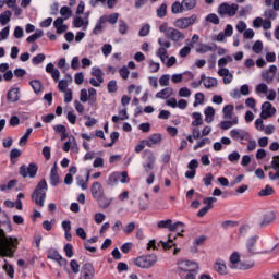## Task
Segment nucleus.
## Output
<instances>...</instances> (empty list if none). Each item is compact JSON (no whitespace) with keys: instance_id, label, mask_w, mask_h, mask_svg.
I'll return each instance as SVG.
<instances>
[{"instance_id":"nucleus-12","label":"nucleus","mask_w":279,"mask_h":279,"mask_svg":"<svg viewBox=\"0 0 279 279\" xmlns=\"http://www.w3.org/2000/svg\"><path fill=\"white\" fill-rule=\"evenodd\" d=\"M145 158H146V163H143V167L146 173H149V171L154 169V165H156V156H154V153L151 150H146Z\"/></svg>"},{"instance_id":"nucleus-59","label":"nucleus","mask_w":279,"mask_h":279,"mask_svg":"<svg viewBox=\"0 0 279 279\" xmlns=\"http://www.w3.org/2000/svg\"><path fill=\"white\" fill-rule=\"evenodd\" d=\"M45 53H38L32 59V62L35 65L43 64V62H45Z\"/></svg>"},{"instance_id":"nucleus-43","label":"nucleus","mask_w":279,"mask_h":279,"mask_svg":"<svg viewBox=\"0 0 279 279\" xmlns=\"http://www.w3.org/2000/svg\"><path fill=\"white\" fill-rule=\"evenodd\" d=\"M183 9L185 11L193 10L197 5V0H182Z\"/></svg>"},{"instance_id":"nucleus-41","label":"nucleus","mask_w":279,"mask_h":279,"mask_svg":"<svg viewBox=\"0 0 279 279\" xmlns=\"http://www.w3.org/2000/svg\"><path fill=\"white\" fill-rule=\"evenodd\" d=\"M17 183L19 181L16 179H13L9 181L7 185L5 184L0 185V191L2 192L12 191V189H14V186H16Z\"/></svg>"},{"instance_id":"nucleus-40","label":"nucleus","mask_w":279,"mask_h":279,"mask_svg":"<svg viewBox=\"0 0 279 279\" xmlns=\"http://www.w3.org/2000/svg\"><path fill=\"white\" fill-rule=\"evenodd\" d=\"M104 25H106V22H101V16H100L96 23V26L93 29V34L95 36H99V34H101V32H104Z\"/></svg>"},{"instance_id":"nucleus-16","label":"nucleus","mask_w":279,"mask_h":279,"mask_svg":"<svg viewBox=\"0 0 279 279\" xmlns=\"http://www.w3.org/2000/svg\"><path fill=\"white\" fill-rule=\"evenodd\" d=\"M215 271L220 274V276H226L228 274V267L226 266V262L223 259H217L214 265Z\"/></svg>"},{"instance_id":"nucleus-39","label":"nucleus","mask_w":279,"mask_h":279,"mask_svg":"<svg viewBox=\"0 0 279 279\" xmlns=\"http://www.w3.org/2000/svg\"><path fill=\"white\" fill-rule=\"evenodd\" d=\"M192 117H193V121H192V125L194 126V128H197V126H199V125H203V123H204V119H202V113H199V112H194L193 114H192Z\"/></svg>"},{"instance_id":"nucleus-42","label":"nucleus","mask_w":279,"mask_h":279,"mask_svg":"<svg viewBox=\"0 0 279 279\" xmlns=\"http://www.w3.org/2000/svg\"><path fill=\"white\" fill-rule=\"evenodd\" d=\"M60 14L61 16L64 17V21L71 19V16H73V11H71V8L64 5L60 9Z\"/></svg>"},{"instance_id":"nucleus-14","label":"nucleus","mask_w":279,"mask_h":279,"mask_svg":"<svg viewBox=\"0 0 279 279\" xmlns=\"http://www.w3.org/2000/svg\"><path fill=\"white\" fill-rule=\"evenodd\" d=\"M158 228H166L169 229V231H174L175 230V226H182V221H177L173 223V220L171 219H167V220H160L157 223Z\"/></svg>"},{"instance_id":"nucleus-61","label":"nucleus","mask_w":279,"mask_h":279,"mask_svg":"<svg viewBox=\"0 0 279 279\" xmlns=\"http://www.w3.org/2000/svg\"><path fill=\"white\" fill-rule=\"evenodd\" d=\"M136 229V223L134 222H129L123 229L122 232L124 234H130L131 232H134V230Z\"/></svg>"},{"instance_id":"nucleus-17","label":"nucleus","mask_w":279,"mask_h":279,"mask_svg":"<svg viewBox=\"0 0 279 279\" xmlns=\"http://www.w3.org/2000/svg\"><path fill=\"white\" fill-rule=\"evenodd\" d=\"M50 184L51 186H58V184H60V174L58 173L57 163H54L50 171Z\"/></svg>"},{"instance_id":"nucleus-11","label":"nucleus","mask_w":279,"mask_h":279,"mask_svg":"<svg viewBox=\"0 0 279 279\" xmlns=\"http://www.w3.org/2000/svg\"><path fill=\"white\" fill-rule=\"evenodd\" d=\"M92 197L99 202L101 197H104V185L99 183V181H95L90 186Z\"/></svg>"},{"instance_id":"nucleus-10","label":"nucleus","mask_w":279,"mask_h":279,"mask_svg":"<svg viewBox=\"0 0 279 279\" xmlns=\"http://www.w3.org/2000/svg\"><path fill=\"white\" fill-rule=\"evenodd\" d=\"M229 135L232 137L233 141H240L243 145V141H250V132L243 129H233L230 131Z\"/></svg>"},{"instance_id":"nucleus-37","label":"nucleus","mask_w":279,"mask_h":279,"mask_svg":"<svg viewBox=\"0 0 279 279\" xmlns=\"http://www.w3.org/2000/svg\"><path fill=\"white\" fill-rule=\"evenodd\" d=\"M23 153L19 148H13L10 153L11 165H15L17 162L16 158H21Z\"/></svg>"},{"instance_id":"nucleus-28","label":"nucleus","mask_w":279,"mask_h":279,"mask_svg":"<svg viewBox=\"0 0 279 279\" xmlns=\"http://www.w3.org/2000/svg\"><path fill=\"white\" fill-rule=\"evenodd\" d=\"M276 190L271 185H266L265 189H262L258 192V197H269V195H274Z\"/></svg>"},{"instance_id":"nucleus-5","label":"nucleus","mask_w":279,"mask_h":279,"mask_svg":"<svg viewBox=\"0 0 279 279\" xmlns=\"http://www.w3.org/2000/svg\"><path fill=\"white\" fill-rule=\"evenodd\" d=\"M177 274H184L189 271H199V264L189 259H181L177 263Z\"/></svg>"},{"instance_id":"nucleus-21","label":"nucleus","mask_w":279,"mask_h":279,"mask_svg":"<svg viewBox=\"0 0 279 279\" xmlns=\"http://www.w3.org/2000/svg\"><path fill=\"white\" fill-rule=\"evenodd\" d=\"M201 76L205 88H215V86H217V78L206 77V74H202Z\"/></svg>"},{"instance_id":"nucleus-9","label":"nucleus","mask_w":279,"mask_h":279,"mask_svg":"<svg viewBox=\"0 0 279 279\" xmlns=\"http://www.w3.org/2000/svg\"><path fill=\"white\" fill-rule=\"evenodd\" d=\"M78 279H95V266L93 263H85L81 267Z\"/></svg>"},{"instance_id":"nucleus-64","label":"nucleus","mask_w":279,"mask_h":279,"mask_svg":"<svg viewBox=\"0 0 279 279\" xmlns=\"http://www.w3.org/2000/svg\"><path fill=\"white\" fill-rule=\"evenodd\" d=\"M271 169H274V171H278V169H279V155L272 157Z\"/></svg>"},{"instance_id":"nucleus-24","label":"nucleus","mask_w":279,"mask_h":279,"mask_svg":"<svg viewBox=\"0 0 279 279\" xmlns=\"http://www.w3.org/2000/svg\"><path fill=\"white\" fill-rule=\"evenodd\" d=\"M73 25L76 27V29H80V27H83L84 32L88 29V20L84 21V19L76 16L73 20Z\"/></svg>"},{"instance_id":"nucleus-8","label":"nucleus","mask_w":279,"mask_h":279,"mask_svg":"<svg viewBox=\"0 0 279 279\" xmlns=\"http://www.w3.org/2000/svg\"><path fill=\"white\" fill-rule=\"evenodd\" d=\"M20 175L22 178H31L34 179L36 178L37 173H38V165L36 163H29L28 167L26 165H22L20 167V171H19Z\"/></svg>"},{"instance_id":"nucleus-19","label":"nucleus","mask_w":279,"mask_h":279,"mask_svg":"<svg viewBox=\"0 0 279 279\" xmlns=\"http://www.w3.org/2000/svg\"><path fill=\"white\" fill-rule=\"evenodd\" d=\"M19 88H12L7 93V100L9 104H16L19 101Z\"/></svg>"},{"instance_id":"nucleus-26","label":"nucleus","mask_w":279,"mask_h":279,"mask_svg":"<svg viewBox=\"0 0 279 279\" xmlns=\"http://www.w3.org/2000/svg\"><path fill=\"white\" fill-rule=\"evenodd\" d=\"M128 119H130V116H128V109H122L119 111V116L112 117V122L119 123V121H125Z\"/></svg>"},{"instance_id":"nucleus-44","label":"nucleus","mask_w":279,"mask_h":279,"mask_svg":"<svg viewBox=\"0 0 279 279\" xmlns=\"http://www.w3.org/2000/svg\"><path fill=\"white\" fill-rule=\"evenodd\" d=\"M157 58H159L162 62V64H167V58H169V53L165 49H158L156 51Z\"/></svg>"},{"instance_id":"nucleus-3","label":"nucleus","mask_w":279,"mask_h":279,"mask_svg":"<svg viewBox=\"0 0 279 279\" xmlns=\"http://www.w3.org/2000/svg\"><path fill=\"white\" fill-rule=\"evenodd\" d=\"M159 32H161V34H165L166 38H168V40H172V43H180L184 40V38H186L184 33L175 27H169V23L167 22H163L159 26Z\"/></svg>"},{"instance_id":"nucleus-45","label":"nucleus","mask_w":279,"mask_h":279,"mask_svg":"<svg viewBox=\"0 0 279 279\" xmlns=\"http://www.w3.org/2000/svg\"><path fill=\"white\" fill-rule=\"evenodd\" d=\"M119 172L111 173L108 179L109 186H117V184H119Z\"/></svg>"},{"instance_id":"nucleus-15","label":"nucleus","mask_w":279,"mask_h":279,"mask_svg":"<svg viewBox=\"0 0 279 279\" xmlns=\"http://www.w3.org/2000/svg\"><path fill=\"white\" fill-rule=\"evenodd\" d=\"M162 142V135L160 133H155L148 137V140H144L146 143V147H154V145H158Z\"/></svg>"},{"instance_id":"nucleus-29","label":"nucleus","mask_w":279,"mask_h":279,"mask_svg":"<svg viewBox=\"0 0 279 279\" xmlns=\"http://www.w3.org/2000/svg\"><path fill=\"white\" fill-rule=\"evenodd\" d=\"M214 120H215V108L207 107L205 109V122L213 123Z\"/></svg>"},{"instance_id":"nucleus-63","label":"nucleus","mask_w":279,"mask_h":279,"mask_svg":"<svg viewBox=\"0 0 279 279\" xmlns=\"http://www.w3.org/2000/svg\"><path fill=\"white\" fill-rule=\"evenodd\" d=\"M70 268L71 270L73 271V274H80V264L77 263V260L75 259H72L70 262Z\"/></svg>"},{"instance_id":"nucleus-48","label":"nucleus","mask_w":279,"mask_h":279,"mask_svg":"<svg viewBox=\"0 0 279 279\" xmlns=\"http://www.w3.org/2000/svg\"><path fill=\"white\" fill-rule=\"evenodd\" d=\"M264 16L266 19H269L270 21H276V19H278V13H276V10H274V9H267L264 12Z\"/></svg>"},{"instance_id":"nucleus-52","label":"nucleus","mask_w":279,"mask_h":279,"mask_svg":"<svg viewBox=\"0 0 279 279\" xmlns=\"http://www.w3.org/2000/svg\"><path fill=\"white\" fill-rule=\"evenodd\" d=\"M157 16H158V19H165V16H167V3H162L157 9Z\"/></svg>"},{"instance_id":"nucleus-32","label":"nucleus","mask_w":279,"mask_h":279,"mask_svg":"<svg viewBox=\"0 0 279 279\" xmlns=\"http://www.w3.org/2000/svg\"><path fill=\"white\" fill-rule=\"evenodd\" d=\"M184 5L182 4V2L180 1H175L172 5H171V12L172 14H182V12H184Z\"/></svg>"},{"instance_id":"nucleus-30","label":"nucleus","mask_w":279,"mask_h":279,"mask_svg":"<svg viewBox=\"0 0 279 279\" xmlns=\"http://www.w3.org/2000/svg\"><path fill=\"white\" fill-rule=\"evenodd\" d=\"M232 125H239V118L238 117H234L232 119V121H222L220 123L221 130H230V128H232Z\"/></svg>"},{"instance_id":"nucleus-50","label":"nucleus","mask_w":279,"mask_h":279,"mask_svg":"<svg viewBox=\"0 0 279 279\" xmlns=\"http://www.w3.org/2000/svg\"><path fill=\"white\" fill-rule=\"evenodd\" d=\"M198 53H208V51H217V46L215 45L214 47L213 46H208V45H202L199 48H198Z\"/></svg>"},{"instance_id":"nucleus-34","label":"nucleus","mask_w":279,"mask_h":279,"mask_svg":"<svg viewBox=\"0 0 279 279\" xmlns=\"http://www.w3.org/2000/svg\"><path fill=\"white\" fill-rule=\"evenodd\" d=\"M4 265L2 266L3 271L9 276V278L14 279V266L8 264V259H4Z\"/></svg>"},{"instance_id":"nucleus-49","label":"nucleus","mask_w":279,"mask_h":279,"mask_svg":"<svg viewBox=\"0 0 279 279\" xmlns=\"http://www.w3.org/2000/svg\"><path fill=\"white\" fill-rule=\"evenodd\" d=\"M252 267H254V263L240 262L235 266V269H241L242 271H247V269H252Z\"/></svg>"},{"instance_id":"nucleus-20","label":"nucleus","mask_w":279,"mask_h":279,"mask_svg":"<svg viewBox=\"0 0 279 279\" xmlns=\"http://www.w3.org/2000/svg\"><path fill=\"white\" fill-rule=\"evenodd\" d=\"M173 95V89L171 87H166L158 92L155 97L156 99H169Z\"/></svg>"},{"instance_id":"nucleus-2","label":"nucleus","mask_w":279,"mask_h":279,"mask_svg":"<svg viewBox=\"0 0 279 279\" xmlns=\"http://www.w3.org/2000/svg\"><path fill=\"white\" fill-rule=\"evenodd\" d=\"M47 191H49V185L47 184V180L41 179L36 185L32 194V199L40 208L45 206V199H47Z\"/></svg>"},{"instance_id":"nucleus-31","label":"nucleus","mask_w":279,"mask_h":279,"mask_svg":"<svg viewBox=\"0 0 279 279\" xmlns=\"http://www.w3.org/2000/svg\"><path fill=\"white\" fill-rule=\"evenodd\" d=\"M197 274H199V270L179 272V278H181V279H197Z\"/></svg>"},{"instance_id":"nucleus-62","label":"nucleus","mask_w":279,"mask_h":279,"mask_svg":"<svg viewBox=\"0 0 279 279\" xmlns=\"http://www.w3.org/2000/svg\"><path fill=\"white\" fill-rule=\"evenodd\" d=\"M119 181H120L122 184H128V183H130V177L128 175V171L119 172Z\"/></svg>"},{"instance_id":"nucleus-60","label":"nucleus","mask_w":279,"mask_h":279,"mask_svg":"<svg viewBox=\"0 0 279 279\" xmlns=\"http://www.w3.org/2000/svg\"><path fill=\"white\" fill-rule=\"evenodd\" d=\"M108 93H117L119 90V87L117 86V82L114 80H111L107 84Z\"/></svg>"},{"instance_id":"nucleus-25","label":"nucleus","mask_w":279,"mask_h":279,"mask_svg":"<svg viewBox=\"0 0 279 279\" xmlns=\"http://www.w3.org/2000/svg\"><path fill=\"white\" fill-rule=\"evenodd\" d=\"M258 241V235H254V236H251L247 242H246V247H247V251L250 252V254H257L255 248L256 247V242Z\"/></svg>"},{"instance_id":"nucleus-58","label":"nucleus","mask_w":279,"mask_h":279,"mask_svg":"<svg viewBox=\"0 0 279 279\" xmlns=\"http://www.w3.org/2000/svg\"><path fill=\"white\" fill-rule=\"evenodd\" d=\"M203 202H204V204H206L205 208L213 210V208H215V205H213V204H215V202H217V198L207 197Z\"/></svg>"},{"instance_id":"nucleus-35","label":"nucleus","mask_w":279,"mask_h":279,"mask_svg":"<svg viewBox=\"0 0 279 279\" xmlns=\"http://www.w3.org/2000/svg\"><path fill=\"white\" fill-rule=\"evenodd\" d=\"M34 130L32 128L26 130V133L20 138L19 145L20 147H25L27 145V141H29V136L32 135Z\"/></svg>"},{"instance_id":"nucleus-6","label":"nucleus","mask_w":279,"mask_h":279,"mask_svg":"<svg viewBox=\"0 0 279 279\" xmlns=\"http://www.w3.org/2000/svg\"><path fill=\"white\" fill-rule=\"evenodd\" d=\"M236 12H239V4L236 3H232L230 5L227 2H225L218 7L219 16H235Z\"/></svg>"},{"instance_id":"nucleus-33","label":"nucleus","mask_w":279,"mask_h":279,"mask_svg":"<svg viewBox=\"0 0 279 279\" xmlns=\"http://www.w3.org/2000/svg\"><path fill=\"white\" fill-rule=\"evenodd\" d=\"M29 86H32L36 95H38V93H43V83L40 81L33 80L29 82Z\"/></svg>"},{"instance_id":"nucleus-55","label":"nucleus","mask_w":279,"mask_h":279,"mask_svg":"<svg viewBox=\"0 0 279 279\" xmlns=\"http://www.w3.org/2000/svg\"><path fill=\"white\" fill-rule=\"evenodd\" d=\"M204 99H205L204 93H196L195 94V100H194V104H193L194 108H197V106L204 104Z\"/></svg>"},{"instance_id":"nucleus-18","label":"nucleus","mask_w":279,"mask_h":279,"mask_svg":"<svg viewBox=\"0 0 279 279\" xmlns=\"http://www.w3.org/2000/svg\"><path fill=\"white\" fill-rule=\"evenodd\" d=\"M46 72L50 73V75H51L52 80H54V82H58L60 80V70L56 69L53 63H48L46 65Z\"/></svg>"},{"instance_id":"nucleus-7","label":"nucleus","mask_w":279,"mask_h":279,"mask_svg":"<svg viewBox=\"0 0 279 279\" xmlns=\"http://www.w3.org/2000/svg\"><path fill=\"white\" fill-rule=\"evenodd\" d=\"M196 21H197V15L193 14L190 17L177 19L173 22V26L177 27V29H189L191 25H195Z\"/></svg>"},{"instance_id":"nucleus-23","label":"nucleus","mask_w":279,"mask_h":279,"mask_svg":"<svg viewBox=\"0 0 279 279\" xmlns=\"http://www.w3.org/2000/svg\"><path fill=\"white\" fill-rule=\"evenodd\" d=\"M100 17H101V23H110V25H117V21H119V13L102 15Z\"/></svg>"},{"instance_id":"nucleus-47","label":"nucleus","mask_w":279,"mask_h":279,"mask_svg":"<svg viewBox=\"0 0 279 279\" xmlns=\"http://www.w3.org/2000/svg\"><path fill=\"white\" fill-rule=\"evenodd\" d=\"M158 45L160 46L158 49H163V51H167L168 49L171 48V41H169L165 38H159Z\"/></svg>"},{"instance_id":"nucleus-46","label":"nucleus","mask_w":279,"mask_h":279,"mask_svg":"<svg viewBox=\"0 0 279 279\" xmlns=\"http://www.w3.org/2000/svg\"><path fill=\"white\" fill-rule=\"evenodd\" d=\"M92 75L94 77H96L97 82H99V84H104V72L101 71V69L97 68L92 72Z\"/></svg>"},{"instance_id":"nucleus-4","label":"nucleus","mask_w":279,"mask_h":279,"mask_svg":"<svg viewBox=\"0 0 279 279\" xmlns=\"http://www.w3.org/2000/svg\"><path fill=\"white\" fill-rule=\"evenodd\" d=\"M156 263H158V255L156 254L142 255L134 260L136 267H140L141 269H149L154 267Z\"/></svg>"},{"instance_id":"nucleus-56","label":"nucleus","mask_w":279,"mask_h":279,"mask_svg":"<svg viewBox=\"0 0 279 279\" xmlns=\"http://www.w3.org/2000/svg\"><path fill=\"white\" fill-rule=\"evenodd\" d=\"M210 145V138L205 137L202 141L197 142V144L194 146V151H197V149H202V147Z\"/></svg>"},{"instance_id":"nucleus-22","label":"nucleus","mask_w":279,"mask_h":279,"mask_svg":"<svg viewBox=\"0 0 279 279\" xmlns=\"http://www.w3.org/2000/svg\"><path fill=\"white\" fill-rule=\"evenodd\" d=\"M274 221H276V214L270 211L264 216V219L260 222V228H267V226H269V223H274Z\"/></svg>"},{"instance_id":"nucleus-13","label":"nucleus","mask_w":279,"mask_h":279,"mask_svg":"<svg viewBox=\"0 0 279 279\" xmlns=\"http://www.w3.org/2000/svg\"><path fill=\"white\" fill-rule=\"evenodd\" d=\"M47 258L50 260H56V263H59V265H66V259L60 255V253L57 250H50L48 252Z\"/></svg>"},{"instance_id":"nucleus-51","label":"nucleus","mask_w":279,"mask_h":279,"mask_svg":"<svg viewBox=\"0 0 279 279\" xmlns=\"http://www.w3.org/2000/svg\"><path fill=\"white\" fill-rule=\"evenodd\" d=\"M205 21H207V23H213V25H219V16L215 13H210L206 16Z\"/></svg>"},{"instance_id":"nucleus-38","label":"nucleus","mask_w":279,"mask_h":279,"mask_svg":"<svg viewBox=\"0 0 279 279\" xmlns=\"http://www.w3.org/2000/svg\"><path fill=\"white\" fill-rule=\"evenodd\" d=\"M12 17V11L7 10L0 15L1 25H8L10 23V19Z\"/></svg>"},{"instance_id":"nucleus-54","label":"nucleus","mask_w":279,"mask_h":279,"mask_svg":"<svg viewBox=\"0 0 279 279\" xmlns=\"http://www.w3.org/2000/svg\"><path fill=\"white\" fill-rule=\"evenodd\" d=\"M229 62H232L231 56H226L218 60V66L219 69H223V66H227Z\"/></svg>"},{"instance_id":"nucleus-27","label":"nucleus","mask_w":279,"mask_h":279,"mask_svg":"<svg viewBox=\"0 0 279 279\" xmlns=\"http://www.w3.org/2000/svg\"><path fill=\"white\" fill-rule=\"evenodd\" d=\"M223 119H234V105H227L222 109Z\"/></svg>"},{"instance_id":"nucleus-36","label":"nucleus","mask_w":279,"mask_h":279,"mask_svg":"<svg viewBox=\"0 0 279 279\" xmlns=\"http://www.w3.org/2000/svg\"><path fill=\"white\" fill-rule=\"evenodd\" d=\"M54 132H57L58 134H61V140L64 141V138H66V136H69L66 134V126H64L63 124H57L53 126Z\"/></svg>"},{"instance_id":"nucleus-53","label":"nucleus","mask_w":279,"mask_h":279,"mask_svg":"<svg viewBox=\"0 0 279 279\" xmlns=\"http://www.w3.org/2000/svg\"><path fill=\"white\" fill-rule=\"evenodd\" d=\"M38 38H43V31H37L35 34L26 38V43H36Z\"/></svg>"},{"instance_id":"nucleus-1","label":"nucleus","mask_w":279,"mask_h":279,"mask_svg":"<svg viewBox=\"0 0 279 279\" xmlns=\"http://www.w3.org/2000/svg\"><path fill=\"white\" fill-rule=\"evenodd\" d=\"M19 250V238L8 236L0 228V256L2 258H14Z\"/></svg>"},{"instance_id":"nucleus-57","label":"nucleus","mask_w":279,"mask_h":279,"mask_svg":"<svg viewBox=\"0 0 279 279\" xmlns=\"http://www.w3.org/2000/svg\"><path fill=\"white\" fill-rule=\"evenodd\" d=\"M98 202H99L100 208L106 209L110 206V204H112V198H107L102 196Z\"/></svg>"}]
</instances>
